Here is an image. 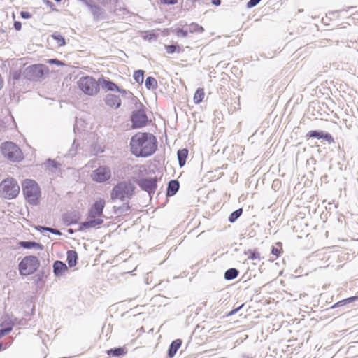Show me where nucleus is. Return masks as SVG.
<instances>
[{"mask_svg":"<svg viewBox=\"0 0 358 358\" xmlns=\"http://www.w3.org/2000/svg\"><path fill=\"white\" fill-rule=\"evenodd\" d=\"M131 152L137 157H147L153 155L157 148L155 136L147 132H138L130 141Z\"/></svg>","mask_w":358,"mask_h":358,"instance_id":"obj_1","label":"nucleus"},{"mask_svg":"<svg viewBox=\"0 0 358 358\" xmlns=\"http://www.w3.org/2000/svg\"><path fill=\"white\" fill-rule=\"evenodd\" d=\"M135 186L131 182L122 181L118 182L113 188L110 197L115 201L120 199L122 201H128L134 195Z\"/></svg>","mask_w":358,"mask_h":358,"instance_id":"obj_2","label":"nucleus"},{"mask_svg":"<svg viewBox=\"0 0 358 358\" xmlns=\"http://www.w3.org/2000/svg\"><path fill=\"white\" fill-rule=\"evenodd\" d=\"M22 187L26 200L31 205H36L41 196L38 184L33 180L27 179L23 181Z\"/></svg>","mask_w":358,"mask_h":358,"instance_id":"obj_3","label":"nucleus"},{"mask_svg":"<svg viewBox=\"0 0 358 358\" xmlns=\"http://www.w3.org/2000/svg\"><path fill=\"white\" fill-rule=\"evenodd\" d=\"M40 266V262L36 256L29 255L24 257L19 264V271L22 275H31Z\"/></svg>","mask_w":358,"mask_h":358,"instance_id":"obj_4","label":"nucleus"},{"mask_svg":"<svg viewBox=\"0 0 358 358\" xmlns=\"http://www.w3.org/2000/svg\"><path fill=\"white\" fill-rule=\"evenodd\" d=\"M20 186L13 178H7L0 183V191L2 196L7 199L16 197L20 192Z\"/></svg>","mask_w":358,"mask_h":358,"instance_id":"obj_5","label":"nucleus"},{"mask_svg":"<svg viewBox=\"0 0 358 358\" xmlns=\"http://www.w3.org/2000/svg\"><path fill=\"white\" fill-rule=\"evenodd\" d=\"M46 71H48V67L45 65L34 64L25 68L22 72V76L29 80L37 81L43 78Z\"/></svg>","mask_w":358,"mask_h":358,"instance_id":"obj_6","label":"nucleus"},{"mask_svg":"<svg viewBox=\"0 0 358 358\" xmlns=\"http://www.w3.org/2000/svg\"><path fill=\"white\" fill-rule=\"evenodd\" d=\"M79 89L85 94L93 96L99 91V85L92 77L84 76L78 81Z\"/></svg>","mask_w":358,"mask_h":358,"instance_id":"obj_7","label":"nucleus"},{"mask_svg":"<svg viewBox=\"0 0 358 358\" xmlns=\"http://www.w3.org/2000/svg\"><path fill=\"white\" fill-rule=\"evenodd\" d=\"M1 152L8 159L16 162L22 159V153L19 147L13 142L6 141L1 145Z\"/></svg>","mask_w":358,"mask_h":358,"instance_id":"obj_8","label":"nucleus"},{"mask_svg":"<svg viewBox=\"0 0 358 358\" xmlns=\"http://www.w3.org/2000/svg\"><path fill=\"white\" fill-rule=\"evenodd\" d=\"M132 128L139 129L147 125L148 122V116L145 113L144 106L141 104V108L134 110L131 115Z\"/></svg>","mask_w":358,"mask_h":358,"instance_id":"obj_9","label":"nucleus"},{"mask_svg":"<svg viewBox=\"0 0 358 358\" xmlns=\"http://www.w3.org/2000/svg\"><path fill=\"white\" fill-rule=\"evenodd\" d=\"M111 171L109 167L101 166L92 171L91 177L93 180L98 182H103L110 179Z\"/></svg>","mask_w":358,"mask_h":358,"instance_id":"obj_10","label":"nucleus"},{"mask_svg":"<svg viewBox=\"0 0 358 358\" xmlns=\"http://www.w3.org/2000/svg\"><path fill=\"white\" fill-rule=\"evenodd\" d=\"M157 178H143L140 179L137 184L141 188V189L147 192L150 196L154 194L157 187Z\"/></svg>","mask_w":358,"mask_h":358,"instance_id":"obj_11","label":"nucleus"},{"mask_svg":"<svg viewBox=\"0 0 358 358\" xmlns=\"http://www.w3.org/2000/svg\"><path fill=\"white\" fill-rule=\"evenodd\" d=\"M105 207V201L99 199L96 201L88 211L89 218L101 217L103 216V211Z\"/></svg>","mask_w":358,"mask_h":358,"instance_id":"obj_12","label":"nucleus"},{"mask_svg":"<svg viewBox=\"0 0 358 358\" xmlns=\"http://www.w3.org/2000/svg\"><path fill=\"white\" fill-rule=\"evenodd\" d=\"M80 220V215L79 212L76 210L66 212L62 216V220L63 223L66 226L77 224Z\"/></svg>","mask_w":358,"mask_h":358,"instance_id":"obj_13","label":"nucleus"},{"mask_svg":"<svg viewBox=\"0 0 358 358\" xmlns=\"http://www.w3.org/2000/svg\"><path fill=\"white\" fill-rule=\"evenodd\" d=\"M103 220L101 217L90 218L89 220L80 222L79 224L78 231H83L86 229L96 228L102 224Z\"/></svg>","mask_w":358,"mask_h":358,"instance_id":"obj_14","label":"nucleus"},{"mask_svg":"<svg viewBox=\"0 0 358 358\" xmlns=\"http://www.w3.org/2000/svg\"><path fill=\"white\" fill-rule=\"evenodd\" d=\"M306 136L309 138H315L317 139H324L329 143H334L332 136L329 133H324L322 131L312 130L307 133Z\"/></svg>","mask_w":358,"mask_h":358,"instance_id":"obj_15","label":"nucleus"},{"mask_svg":"<svg viewBox=\"0 0 358 358\" xmlns=\"http://www.w3.org/2000/svg\"><path fill=\"white\" fill-rule=\"evenodd\" d=\"M106 104L113 108L117 109L121 106V99L117 95L108 94L105 98Z\"/></svg>","mask_w":358,"mask_h":358,"instance_id":"obj_16","label":"nucleus"},{"mask_svg":"<svg viewBox=\"0 0 358 358\" xmlns=\"http://www.w3.org/2000/svg\"><path fill=\"white\" fill-rule=\"evenodd\" d=\"M67 270V266L63 262L57 260L53 263V273L55 276H61Z\"/></svg>","mask_w":358,"mask_h":358,"instance_id":"obj_17","label":"nucleus"},{"mask_svg":"<svg viewBox=\"0 0 358 358\" xmlns=\"http://www.w3.org/2000/svg\"><path fill=\"white\" fill-rule=\"evenodd\" d=\"M180 188V183L177 180H171L169 182L166 189V196L175 195Z\"/></svg>","mask_w":358,"mask_h":358,"instance_id":"obj_18","label":"nucleus"},{"mask_svg":"<svg viewBox=\"0 0 358 358\" xmlns=\"http://www.w3.org/2000/svg\"><path fill=\"white\" fill-rule=\"evenodd\" d=\"M91 13L93 15V18L96 21H99L100 20H103L106 17V11L103 8L98 6L97 4L92 8V10Z\"/></svg>","mask_w":358,"mask_h":358,"instance_id":"obj_19","label":"nucleus"},{"mask_svg":"<svg viewBox=\"0 0 358 358\" xmlns=\"http://www.w3.org/2000/svg\"><path fill=\"white\" fill-rule=\"evenodd\" d=\"M182 345V341L180 339H176L171 342L168 350V357L173 358L176 354L178 350Z\"/></svg>","mask_w":358,"mask_h":358,"instance_id":"obj_20","label":"nucleus"},{"mask_svg":"<svg viewBox=\"0 0 358 358\" xmlns=\"http://www.w3.org/2000/svg\"><path fill=\"white\" fill-rule=\"evenodd\" d=\"M66 261L69 267L75 266L78 261V254L76 251L72 250H68Z\"/></svg>","mask_w":358,"mask_h":358,"instance_id":"obj_21","label":"nucleus"},{"mask_svg":"<svg viewBox=\"0 0 358 358\" xmlns=\"http://www.w3.org/2000/svg\"><path fill=\"white\" fill-rule=\"evenodd\" d=\"M20 245L25 249H32L36 248L38 250H43L44 246L38 243L35 241H20Z\"/></svg>","mask_w":358,"mask_h":358,"instance_id":"obj_22","label":"nucleus"},{"mask_svg":"<svg viewBox=\"0 0 358 358\" xmlns=\"http://www.w3.org/2000/svg\"><path fill=\"white\" fill-rule=\"evenodd\" d=\"M188 155V150L186 148L180 149L177 152L178 164L180 167H182L185 163Z\"/></svg>","mask_w":358,"mask_h":358,"instance_id":"obj_23","label":"nucleus"},{"mask_svg":"<svg viewBox=\"0 0 358 358\" xmlns=\"http://www.w3.org/2000/svg\"><path fill=\"white\" fill-rule=\"evenodd\" d=\"M127 353V350L124 348L119 347V348H111L108 350H107V354L110 357H121L123 356Z\"/></svg>","mask_w":358,"mask_h":358,"instance_id":"obj_24","label":"nucleus"},{"mask_svg":"<svg viewBox=\"0 0 358 358\" xmlns=\"http://www.w3.org/2000/svg\"><path fill=\"white\" fill-rule=\"evenodd\" d=\"M239 273V271L234 268L227 269L224 273V279L231 280L235 279Z\"/></svg>","mask_w":358,"mask_h":358,"instance_id":"obj_25","label":"nucleus"},{"mask_svg":"<svg viewBox=\"0 0 358 358\" xmlns=\"http://www.w3.org/2000/svg\"><path fill=\"white\" fill-rule=\"evenodd\" d=\"M101 85L103 88H106L109 91H117L118 86L113 82L103 79Z\"/></svg>","mask_w":358,"mask_h":358,"instance_id":"obj_26","label":"nucleus"},{"mask_svg":"<svg viewBox=\"0 0 358 358\" xmlns=\"http://www.w3.org/2000/svg\"><path fill=\"white\" fill-rule=\"evenodd\" d=\"M205 96L204 90L203 88H198L194 95V101L195 103L198 104L200 103Z\"/></svg>","mask_w":358,"mask_h":358,"instance_id":"obj_27","label":"nucleus"},{"mask_svg":"<svg viewBox=\"0 0 358 358\" xmlns=\"http://www.w3.org/2000/svg\"><path fill=\"white\" fill-rule=\"evenodd\" d=\"M357 299H358V296H352V297L345 299L341 300V301L337 302L336 303H335L334 306H332L331 308L345 306L346 304H348L350 303H352V302L355 301Z\"/></svg>","mask_w":358,"mask_h":358,"instance_id":"obj_28","label":"nucleus"},{"mask_svg":"<svg viewBox=\"0 0 358 358\" xmlns=\"http://www.w3.org/2000/svg\"><path fill=\"white\" fill-rule=\"evenodd\" d=\"M145 85L148 90H155L157 87V82L155 78L149 76L145 80Z\"/></svg>","mask_w":358,"mask_h":358,"instance_id":"obj_29","label":"nucleus"},{"mask_svg":"<svg viewBox=\"0 0 358 358\" xmlns=\"http://www.w3.org/2000/svg\"><path fill=\"white\" fill-rule=\"evenodd\" d=\"M186 27L189 33H202L204 31L203 27L196 23H192L189 25H186Z\"/></svg>","mask_w":358,"mask_h":358,"instance_id":"obj_30","label":"nucleus"},{"mask_svg":"<svg viewBox=\"0 0 358 358\" xmlns=\"http://www.w3.org/2000/svg\"><path fill=\"white\" fill-rule=\"evenodd\" d=\"M134 79L138 84L143 83V79H144V71H143V70L136 71L134 73Z\"/></svg>","mask_w":358,"mask_h":358,"instance_id":"obj_31","label":"nucleus"},{"mask_svg":"<svg viewBox=\"0 0 358 358\" xmlns=\"http://www.w3.org/2000/svg\"><path fill=\"white\" fill-rule=\"evenodd\" d=\"M242 213H243L242 208L237 209L236 210L234 211L233 213H231L230 214V215L228 218V220L231 223L234 222L241 215Z\"/></svg>","mask_w":358,"mask_h":358,"instance_id":"obj_32","label":"nucleus"},{"mask_svg":"<svg viewBox=\"0 0 358 358\" xmlns=\"http://www.w3.org/2000/svg\"><path fill=\"white\" fill-rule=\"evenodd\" d=\"M245 253L248 255V259L260 260V253L257 250H248Z\"/></svg>","mask_w":358,"mask_h":358,"instance_id":"obj_33","label":"nucleus"},{"mask_svg":"<svg viewBox=\"0 0 358 358\" xmlns=\"http://www.w3.org/2000/svg\"><path fill=\"white\" fill-rule=\"evenodd\" d=\"M46 165L50 171L54 172L55 170L58 168L59 164L55 160L49 159L47 160Z\"/></svg>","mask_w":358,"mask_h":358,"instance_id":"obj_34","label":"nucleus"},{"mask_svg":"<svg viewBox=\"0 0 358 358\" xmlns=\"http://www.w3.org/2000/svg\"><path fill=\"white\" fill-rule=\"evenodd\" d=\"M52 37L57 42L59 46L65 45V39L60 34L55 32L52 35Z\"/></svg>","mask_w":358,"mask_h":358,"instance_id":"obj_35","label":"nucleus"},{"mask_svg":"<svg viewBox=\"0 0 358 358\" xmlns=\"http://www.w3.org/2000/svg\"><path fill=\"white\" fill-rule=\"evenodd\" d=\"M165 49L166 50V52L169 54H173L175 52H180L181 50L180 48L176 45H165Z\"/></svg>","mask_w":358,"mask_h":358,"instance_id":"obj_36","label":"nucleus"},{"mask_svg":"<svg viewBox=\"0 0 358 358\" xmlns=\"http://www.w3.org/2000/svg\"><path fill=\"white\" fill-rule=\"evenodd\" d=\"M80 3L85 5L90 12L92 10V8L95 6L96 3L92 0H78Z\"/></svg>","mask_w":358,"mask_h":358,"instance_id":"obj_37","label":"nucleus"},{"mask_svg":"<svg viewBox=\"0 0 358 358\" xmlns=\"http://www.w3.org/2000/svg\"><path fill=\"white\" fill-rule=\"evenodd\" d=\"M188 29L186 26H185L182 29H178L176 30V35L178 36L187 37L188 35Z\"/></svg>","mask_w":358,"mask_h":358,"instance_id":"obj_38","label":"nucleus"},{"mask_svg":"<svg viewBox=\"0 0 358 358\" xmlns=\"http://www.w3.org/2000/svg\"><path fill=\"white\" fill-rule=\"evenodd\" d=\"M12 329H13L12 325L8 326L6 328L0 329V338L1 337H3V336L9 334L12 331Z\"/></svg>","mask_w":358,"mask_h":358,"instance_id":"obj_39","label":"nucleus"},{"mask_svg":"<svg viewBox=\"0 0 358 358\" xmlns=\"http://www.w3.org/2000/svg\"><path fill=\"white\" fill-rule=\"evenodd\" d=\"M262 0H249L247 3V7L248 8L256 6Z\"/></svg>","mask_w":358,"mask_h":358,"instance_id":"obj_40","label":"nucleus"},{"mask_svg":"<svg viewBox=\"0 0 358 358\" xmlns=\"http://www.w3.org/2000/svg\"><path fill=\"white\" fill-rule=\"evenodd\" d=\"M130 209V207L128 204V202L124 203L121 207L119 208V211L120 213H124L128 211Z\"/></svg>","mask_w":358,"mask_h":358,"instance_id":"obj_41","label":"nucleus"},{"mask_svg":"<svg viewBox=\"0 0 358 358\" xmlns=\"http://www.w3.org/2000/svg\"><path fill=\"white\" fill-rule=\"evenodd\" d=\"M48 63L49 64H57L58 66H63V65H64V64L62 62H61V61H59V60H58L57 59H50L48 60Z\"/></svg>","mask_w":358,"mask_h":358,"instance_id":"obj_42","label":"nucleus"},{"mask_svg":"<svg viewBox=\"0 0 358 358\" xmlns=\"http://www.w3.org/2000/svg\"><path fill=\"white\" fill-rule=\"evenodd\" d=\"M178 0H160L161 3L166 5H174Z\"/></svg>","mask_w":358,"mask_h":358,"instance_id":"obj_43","label":"nucleus"},{"mask_svg":"<svg viewBox=\"0 0 358 358\" xmlns=\"http://www.w3.org/2000/svg\"><path fill=\"white\" fill-rule=\"evenodd\" d=\"M20 16L24 19H29L32 17L31 14L27 11H21Z\"/></svg>","mask_w":358,"mask_h":358,"instance_id":"obj_44","label":"nucleus"},{"mask_svg":"<svg viewBox=\"0 0 358 358\" xmlns=\"http://www.w3.org/2000/svg\"><path fill=\"white\" fill-rule=\"evenodd\" d=\"M281 253V251L280 249L275 248V247H272L271 248V254L276 256L277 257L280 256Z\"/></svg>","mask_w":358,"mask_h":358,"instance_id":"obj_45","label":"nucleus"},{"mask_svg":"<svg viewBox=\"0 0 358 358\" xmlns=\"http://www.w3.org/2000/svg\"><path fill=\"white\" fill-rule=\"evenodd\" d=\"M36 229L41 232H43V231L50 232V231H51L50 227H43V226H38V227H36Z\"/></svg>","mask_w":358,"mask_h":358,"instance_id":"obj_46","label":"nucleus"},{"mask_svg":"<svg viewBox=\"0 0 358 358\" xmlns=\"http://www.w3.org/2000/svg\"><path fill=\"white\" fill-rule=\"evenodd\" d=\"M13 27H14L15 30L20 31L21 29V28H22V24L19 21H15L14 24H13Z\"/></svg>","mask_w":358,"mask_h":358,"instance_id":"obj_47","label":"nucleus"},{"mask_svg":"<svg viewBox=\"0 0 358 358\" xmlns=\"http://www.w3.org/2000/svg\"><path fill=\"white\" fill-rule=\"evenodd\" d=\"M43 2L50 8H52L55 6L54 3L49 0H43Z\"/></svg>","mask_w":358,"mask_h":358,"instance_id":"obj_48","label":"nucleus"},{"mask_svg":"<svg viewBox=\"0 0 358 358\" xmlns=\"http://www.w3.org/2000/svg\"><path fill=\"white\" fill-rule=\"evenodd\" d=\"M243 305H241L239 307L232 310L231 311H230L228 315H232L235 314L236 313H237L243 307Z\"/></svg>","mask_w":358,"mask_h":358,"instance_id":"obj_49","label":"nucleus"},{"mask_svg":"<svg viewBox=\"0 0 358 358\" xmlns=\"http://www.w3.org/2000/svg\"><path fill=\"white\" fill-rule=\"evenodd\" d=\"M117 92H120L123 96L126 95L129 92L127 90H124V89H120L119 87H118V90H117Z\"/></svg>","mask_w":358,"mask_h":358,"instance_id":"obj_50","label":"nucleus"},{"mask_svg":"<svg viewBox=\"0 0 358 358\" xmlns=\"http://www.w3.org/2000/svg\"><path fill=\"white\" fill-rule=\"evenodd\" d=\"M50 233L53 234H56V235H61L62 233L56 229H53V228H51V231H50Z\"/></svg>","mask_w":358,"mask_h":358,"instance_id":"obj_51","label":"nucleus"},{"mask_svg":"<svg viewBox=\"0 0 358 358\" xmlns=\"http://www.w3.org/2000/svg\"><path fill=\"white\" fill-rule=\"evenodd\" d=\"M212 3L215 6H220L221 3V0H212Z\"/></svg>","mask_w":358,"mask_h":358,"instance_id":"obj_52","label":"nucleus"},{"mask_svg":"<svg viewBox=\"0 0 358 358\" xmlns=\"http://www.w3.org/2000/svg\"><path fill=\"white\" fill-rule=\"evenodd\" d=\"M99 3H100L102 5H106L108 3L110 0H96Z\"/></svg>","mask_w":358,"mask_h":358,"instance_id":"obj_53","label":"nucleus"},{"mask_svg":"<svg viewBox=\"0 0 358 358\" xmlns=\"http://www.w3.org/2000/svg\"><path fill=\"white\" fill-rule=\"evenodd\" d=\"M67 232L69 234H73L75 233V230L73 229H69L67 230Z\"/></svg>","mask_w":358,"mask_h":358,"instance_id":"obj_54","label":"nucleus"},{"mask_svg":"<svg viewBox=\"0 0 358 358\" xmlns=\"http://www.w3.org/2000/svg\"><path fill=\"white\" fill-rule=\"evenodd\" d=\"M14 79H19L20 78V74L19 73H15L14 76H13Z\"/></svg>","mask_w":358,"mask_h":358,"instance_id":"obj_55","label":"nucleus"},{"mask_svg":"<svg viewBox=\"0 0 358 358\" xmlns=\"http://www.w3.org/2000/svg\"><path fill=\"white\" fill-rule=\"evenodd\" d=\"M1 348H2V343H0V350H1Z\"/></svg>","mask_w":358,"mask_h":358,"instance_id":"obj_56","label":"nucleus"},{"mask_svg":"<svg viewBox=\"0 0 358 358\" xmlns=\"http://www.w3.org/2000/svg\"><path fill=\"white\" fill-rule=\"evenodd\" d=\"M56 2H60L62 0H55Z\"/></svg>","mask_w":358,"mask_h":358,"instance_id":"obj_57","label":"nucleus"},{"mask_svg":"<svg viewBox=\"0 0 358 358\" xmlns=\"http://www.w3.org/2000/svg\"><path fill=\"white\" fill-rule=\"evenodd\" d=\"M357 241H358V238H357Z\"/></svg>","mask_w":358,"mask_h":358,"instance_id":"obj_58","label":"nucleus"}]
</instances>
